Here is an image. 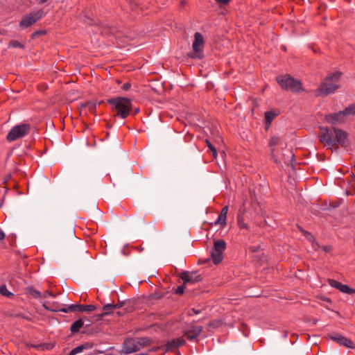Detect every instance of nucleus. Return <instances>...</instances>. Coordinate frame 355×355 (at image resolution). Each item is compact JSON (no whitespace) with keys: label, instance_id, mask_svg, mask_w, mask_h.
Listing matches in <instances>:
<instances>
[{"label":"nucleus","instance_id":"1","mask_svg":"<svg viewBox=\"0 0 355 355\" xmlns=\"http://www.w3.org/2000/svg\"><path fill=\"white\" fill-rule=\"evenodd\" d=\"M319 141L328 149L337 150L340 146L346 150L350 148L348 133L337 128H320Z\"/></svg>","mask_w":355,"mask_h":355},{"label":"nucleus","instance_id":"2","mask_svg":"<svg viewBox=\"0 0 355 355\" xmlns=\"http://www.w3.org/2000/svg\"><path fill=\"white\" fill-rule=\"evenodd\" d=\"M114 116L122 119H126L132 110V100L126 97H114L107 99Z\"/></svg>","mask_w":355,"mask_h":355},{"label":"nucleus","instance_id":"3","mask_svg":"<svg viewBox=\"0 0 355 355\" xmlns=\"http://www.w3.org/2000/svg\"><path fill=\"white\" fill-rule=\"evenodd\" d=\"M340 72H334L324 79L320 87L317 89L318 96H327L334 93L339 88Z\"/></svg>","mask_w":355,"mask_h":355},{"label":"nucleus","instance_id":"4","mask_svg":"<svg viewBox=\"0 0 355 355\" xmlns=\"http://www.w3.org/2000/svg\"><path fill=\"white\" fill-rule=\"evenodd\" d=\"M276 80L284 90L292 92H301L304 91L301 81L295 79L289 75L279 76L276 78Z\"/></svg>","mask_w":355,"mask_h":355},{"label":"nucleus","instance_id":"5","mask_svg":"<svg viewBox=\"0 0 355 355\" xmlns=\"http://www.w3.org/2000/svg\"><path fill=\"white\" fill-rule=\"evenodd\" d=\"M204 46L205 40L202 35L198 32L195 33L194 41L192 44L193 51L189 54V56L194 59H202L204 57Z\"/></svg>","mask_w":355,"mask_h":355},{"label":"nucleus","instance_id":"6","mask_svg":"<svg viewBox=\"0 0 355 355\" xmlns=\"http://www.w3.org/2000/svg\"><path fill=\"white\" fill-rule=\"evenodd\" d=\"M44 307L46 310L52 311H62L64 313H68V312H92L96 310L97 307L93 304H88V305H84V304H71L67 308H53V307H49L44 305Z\"/></svg>","mask_w":355,"mask_h":355},{"label":"nucleus","instance_id":"7","mask_svg":"<svg viewBox=\"0 0 355 355\" xmlns=\"http://www.w3.org/2000/svg\"><path fill=\"white\" fill-rule=\"evenodd\" d=\"M31 130V125L28 123H22L14 126L8 133L6 139L8 141H13L19 138L28 135Z\"/></svg>","mask_w":355,"mask_h":355},{"label":"nucleus","instance_id":"8","mask_svg":"<svg viewBox=\"0 0 355 355\" xmlns=\"http://www.w3.org/2000/svg\"><path fill=\"white\" fill-rule=\"evenodd\" d=\"M226 248V243L223 239L214 241V248L211 251V257L215 265L220 263L223 259V252Z\"/></svg>","mask_w":355,"mask_h":355},{"label":"nucleus","instance_id":"9","mask_svg":"<svg viewBox=\"0 0 355 355\" xmlns=\"http://www.w3.org/2000/svg\"><path fill=\"white\" fill-rule=\"evenodd\" d=\"M43 15L44 10L42 9H40L35 12H31L22 17L19 21V26L23 29L27 28L35 24L43 17Z\"/></svg>","mask_w":355,"mask_h":355},{"label":"nucleus","instance_id":"10","mask_svg":"<svg viewBox=\"0 0 355 355\" xmlns=\"http://www.w3.org/2000/svg\"><path fill=\"white\" fill-rule=\"evenodd\" d=\"M179 277L183 281L184 284H196L202 281L200 275H197L196 272L189 273L187 271H184L179 275Z\"/></svg>","mask_w":355,"mask_h":355},{"label":"nucleus","instance_id":"11","mask_svg":"<svg viewBox=\"0 0 355 355\" xmlns=\"http://www.w3.org/2000/svg\"><path fill=\"white\" fill-rule=\"evenodd\" d=\"M140 349L135 338H128L125 340L123 345V353L129 354L139 351Z\"/></svg>","mask_w":355,"mask_h":355},{"label":"nucleus","instance_id":"12","mask_svg":"<svg viewBox=\"0 0 355 355\" xmlns=\"http://www.w3.org/2000/svg\"><path fill=\"white\" fill-rule=\"evenodd\" d=\"M329 337L332 340L336 342L337 343H338L340 345L346 347L347 348H349V349L355 348V345L351 339L344 337L339 334H335L334 335H329Z\"/></svg>","mask_w":355,"mask_h":355},{"label":"nucleus","instance_id":"13","mask_svg":"<svg viewBox=\"0 0 355 355\" xmlns=\"http://www.w3.org/2000/svg\"><path fill=\"white\" fill-rule=\"evenodd\" d=\"M329 284L338 290H339L340 292L343 293H347L349 295L355 294V289L350 288L349 286L346 284H343L340 282L336 280L329 279H328Z\"/></svg>","mask_w":355,"mask_h":355},{"label":"nucleus","instance_id":"14","mask_svg":"<svg viewBox=\"0 0 355 355\" xmlns=\"http://www.w3.org/2000/svg\"><path fill=\"white\" fill-rule=\"evenodd\" d=\"M345 115L343 111H340L337 113L329 114L325 115V120L331 124L340 123L344 121Z\"/></svg>","mask_w":355,"mask_h":355},{"label":"nucleus","instance_id":"15","mask_svg":"<svg viewBox=\"0 0 355 355\" xmlns=\"http://www.w3.org/2000/svg\"><path fill=\"white\" fill-rule=\"evenodd\" d=\"M186 341L182 338H176L169 340L165 345V349L166 352L172 351L174 349L178 348L181 346L184 345Z\"/></svg>","mask_w":355,"mask_h":355},{"label":"nucleus","instance_id":"16","mask_svg":"<svg viewBox=\"0 0 355 355\" xmlns=\"http://www.w3.org/2000/svg\"><path fill=\"white\" fill-rule=\"evenodd\" d=\"M300 232L305 236L306 239L311 244L312 248L318 251L320 249V245L319 243L315 241L314 236L312 235V234L305 230H304L300 226L297 227Z\"/></svg>","mask_w":355,"mask_h":355},{"label":"nucleus","instance_id":"17","mask_svg":"<svg viewBox=\"0 0 355 355\" xmlns=\"http://www.w3.org/2000/svg\"><path fill=\"white\" fill-rule=\"evenodd\" d=\"M202 328L200 326L193 327L190 329L185 331L184 336L188 340H193L196 338L202 332Z\"/></svg>","mask_w":355,"mask_h":355},{"label":"nucleus","instance_id":"18","mask_svg":"<svg viewBox=\"0 0 355 355\" xmlns=\"http://www.w3.org/2000/svg\"><path fill=\"white\" fill-rule=\"evenodd\" d=\"M80 112L85 110V111H88L89 113H95L96 110V103L94 101H88L85 103H83L80 107Z\"/></svg>","mask_w":355,"mask_h":355},{"label":"nucleus","instance_id":"19","mask_svg":"<svg viewBox=\"0 0 355 355\" xmlns=\"http://www.w3.org/2000/svg\"><path fill=\"white\" fill-rule=\"evenodd\" d=\"M282 144V139L278 136H272L268 143V146L271 150V155H275V147Z\"/></svg>","mask_w":355,"mask_h":355},{"label":"nucleus","instance_id":"20","mask_svg":"<svg viewBox=\"0 0 355 355\" xmlns=\"http://www.w3.org/2000/svg\"><path fill=\"white\" fill-rule=\"evenodd\" d=\"M237 225L240 230H249V225L248 223H245L243 218V214H241L240 211L237 215Z\"/></svg>","mask_w":355,"mask_h":355},{"label":"nucleus","instance_id":"21","mask_svg":"<svg viewBox=\"0 0 355 355\" xmlns=\"http://www.w3.org/2000/svg\"><path fill=\"white\" fill-rule=\"evenodd\" d=\"M83 321L81 319L77 320L71 325V331L73 334L78 333L80 331V329L83 326Z\"/></svg>","mask_w":355,"mask_h":355},{"label":"nucleus","instance_id":"22","mask_svg":"<svg viewBox=\"0 0 355 355\" xmlns=\"http://www.w3.org/2000/svg\"><path fill=\"white\" fill-rule=\"evenodd\" d=\"M138 343L140 349L150 345L151 340L147 337H141L135 338Z\"/></svg>","mask_w":355,"mask_h":355},{"label":"nucleus","instance_id":"23","mask_svg":"<svg viewBox=\"0 0 355 355\" xmlns=\"http://www.w3.org/2000/svg\"><path fill=\"white\" fill-rule=\"evenodd\" d=\"M212 225H220L222 227H224L227 225V216L219 214L216 220L211 223Z\"/></svg>","mask_w":355,"mask_h":355},{"label":"nucleus","instance_id":"24","mask_svg":"<svg viewBox=\"0 0 355 355\" xmlns=\"http://www.w3.org/2000/svg\"><path fill=\"white\" fill-rule=\"evenodd\" d=\"M277 116L276 113L272 111H268L265 112V120L266 123L270 125L273 121V119Z\"/></svg>","mask_w":355,"mask_h":355},{"label":"nucleus","instance_id":"25","mask_svg":"<svg viewBox=\"0 0 355 355\" xmlns=\"http://www.w3.org/2000/svg\"><path fill=\"white\" fill-rule=\"evenodd\" d=\"M89 348L88 344L80 345L75 348H73L68 355H76L78 353H80L83 351L84 349Z\"/></svg>","mask_w":355,"mask_h":355},{"label":"nucleus","instance_id":"26","mask_svg":"<svg viewBox=\"0 0 355 355\" xmlns=\"http://www.w3.org/2000/svg\"><path fill=\"white\" fill-rule=\"evenodd\" d=\"M114 308L113 304H107L103 306V311H104L103 313H101V316L103 317L105 315H107L112 313Z\"/></svg>","mask_w":355,"mask_h":355},{"label":"nucleus","instance_id":"27","mask_svg":"<svg viewBox=\"0 0 355 355\" xmlns=\"http://www.w3.org/2000/svg\"><path fill=\"white\" fill-rule=\"evenodd\" d=\"M343 112L345 116H350V115H354L355 114V103L349 105L344 110H343Z\"/></svg>","mask_w":355,"mask_h":355},{"label":"nucleus","instance_id":"28","mask_svg":"<svg viewBox=\"0 0 355 355\" xmlns=\"http://www.w3.org/2000/svg\"><path fill=\"white\" fill-rule=\"evenodd\" d=\"M205 144H207V146L209 148V150L211 152L212 155L214 158H216L217 157V150L216 148L214 146V145L211 143V141L208 139H205Z\"/></svg>","mask_w":355,"mask_h":355},{"label":"nucleus","instance_id":"29","mask_svg":"<svg viewBox=\"0 0 355 355\" xmlns=\"http://www.w3.org/2000/svg\"><path fill=\"white\" fill-rule=\"evenodd\" d=\"M10 47L24 49V45L17 40H12L9 42Z\"/></svg>","mask_w":355,"mask_h":355},{"label":"nucleus","instance_id":"30","mask_svg":"<svg viewBox=\"0 0 355 355\" xmlns=\"http://www.w3.org/2000/svg\"><path fill=\"white\" fill-rule=\"evenodd\" d=\"M186 285L187 284H183L182 285L178 286V288L175 291V293L179 295H182L184 292Z\"/></svg>","mask_w":355,"mask_h":355},{"label":"nucleus","instance_id":"31","mask_svg":"<svg viewBox=\"0 0 355 355\" xmlns=\"http://www.w3.org/2000/svg\"><path fill=\"white\" fill-rule=\"evenodd\" d=\"M88 24L91 26H96L99 27V31L101 34H103L104 33V31L101 29V25L100 24L96 22L94 19H90L89 21L88 22Z\"/></svg>","mask_w":355,"mask_h":355},{"label":"nucleus","instance_id":"32","mask_svg":"<svg viewBox=\"0 0 355 355\" xmlns=\"http://www.w3.org/2000/svg\"><path fill=\"white\" fill-rule=\"evenodd\" d=\"M30 293L35 298L42 297V294L36 290H31Z\"/></svg>","mask_w":355,"mask_h":355},{"label":"nucleus","instance_id":"33","mask_svg":"<svg viewBox=\"0 0 355 355\" xmlns=\"http://www.w3.org/2000/svg\"><path fill=\"white\" fill-rule=\"evenodd\" d=\"M46 33V31H43V30H40V31H35L33 32L32 34H31V37L33 39L35 38L36 37H37L38 35H44Z\"/></svg>","mask_w":355,"mask_h":355},{"label":"nucleus","instance_id":"34","mask_svg":"<svg viewBox=\"0 0 355 355\" xmlns=\"http://www.w3.org/2000/svg\"><path fill=\"white\" fill-rule=\"evenodd\" d=\"M137 7V3L135 0H130V8L132 11Z\"/></svg>","mask_w":355,"mask_h":355},{"label":"nucleus","instance_id":"35","mask_svg":"<svg viewBox=\"0 0 355 355\" xmlns=\"http://www.w3.org/2000/svg\"><path fill=\"white\" fill-rule=\"evenodd\" d=\"M231 0H215L216 3L220 4V6H225L227 5Z\"/></svg>","mask_w":355,"mask_h":355},{"label":"nucleus","instance_id":"36","mask_svg":"<svg viewBox=\"0 0 355 355\" xmlns=\"http://www.w3.org/2000/svg\"><path fill=\"white\" fill-rule=\"evenodd\" d=\"M228 209H229V207H228V206H227V205L224 206V207L222 208V209H221V211H220V214H223V215H225V216H227V213H228Z\"/></svg>","mask_w":355,"mask_h":355},{"label":"nucleus","instance_id":"37","mask_svg":"<svg viewBox=\"0 0 355 355\" xmlns=\"http://www.w3.org/2000/svg\"><path fill=\"white\" fill-rule=\"evenodd\" d=\"M49 296H53L54 297V295L53 294L52 292L51 291H45L43 294H42V297H48Z\"/></svg>","mask_w":355,"mask_h":355},{"label":"nucleus","instance_id":"38","mask_svg":"<svg viewBox=\"0 0 355 355\" xmlns=\"http://www.w3.org/2000/svg\"><path fill=\"white\" fill-rule=\"evenodd\" d=\"M131 87V85L130 83H126L125 84L123 85L122 86V89L124 90V91H128Z\"/></svg>","mask_w":355,"mask_h":355},{"label":"nucleus","instance_id":"39","mask_svg":"<svg viewBox=\"0 0 355 355\" xmlns=\"http://www.w3.org/2000/svg\"><path fill=\"white\" fill-rule=\"evenodd\" d=\"M322 250L325 252H330L332 250V247L330 245H325L322 247Z\"/></svg>","mask_w":355,"mask_h":355},{"label":"nucleus","instance_id":"40","mask_svg":"<svg viewBox=\"0 0 355 355\" xmlns=\"http://www.w3.org/2000/svg\"><path fill=\"white\" fill-rule=\"evenodd\" d=\"M123 304H124V302H119V303H117L116 304H114V309H119V308L123 306Z\"/></svg>","mask_w":355,"mask_h":355},{"label":"nucleus","instance_id":"41","mask_svg":"<svg viewBox=\"0 0 355 355\" xmlns=\"http://www.w3.org/2000/svg\"><path fill=\"white\" fill-rule=\"evenodd\" d=\"M5 236L4 232L0 229V240L4 239Z\"/></svg>","mask_w":355,"mask_h":355},{"label":"nucleus","instance_id":"42","mask_svg":"<svg viewBox=\"0 0 355 355\" xmlns=\"http://www.w3.org/2000/svg\"><path fill=\"white\" fill-rule=\"evenodd\" d=\"M3 290H6L5 287H0V293L3 295H5V293L3 292Z\"/></svg>","mask_w":355,"mask_h":355},{"label":"nucleus","instance_id":"43","mask_svg":"<svg viewBox=\"0 0 355 355\" xmlns=\"http://www.w3.org/2000/svg\"><path fill=\"white\" fill-rule=\"evenodd\" d=\"M32 347L38 349L40 345H32Z\"/></svg>","mask_w":355,"mask_h":355},{"label":"nucleus","instance_id":"44","mask_svg":"<svg viewBox=\"0 0 355 355\" xmlns=\"http://www.w3.org/2000/svg\"><path fill=\"white\" fill-rule=\"evenodd\" d=\"M139 112V110L137 109V110H135V113L138 112Z\"/></svg>","mask_w":355,"mask_h":355}]
</instances>
